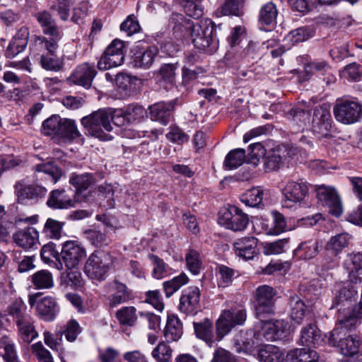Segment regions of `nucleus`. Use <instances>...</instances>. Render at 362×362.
Instances as JSON below:
<instances>
[{"instance_id":"nucleus-25","label":"nucleus","mask_w":362,"mask_h":362,"mask_svg":"<svg viewBox=\"0 0 362 362\" xmlns=\"http://www.w3.org/2000/svg\"><path fill=\"white\" fill-rule=\"evenodd\" d=\"M362 255L360 252L351 254L346 257L344 261V268L349 274V277L352 283L361 282L359 275L362 274L361 263Z\"/></svg>"},{"instance_id":"nucleus-58","label":"nucleus","mask_w":362,"mask_h":362,"mask_svg":"<svg viewBox=\"0 0 362 362\" xmlns=\"http://www.w3.org/2000/svg\"><path fill=\"white\" fill-rule=\"evenodd\" d=\"M40 256L42 260L46 264H50L52 262V259H56L59 261V269H62V263L60 262V254L56 250L55 246L53 244L49 243L45 245L40 252Z\"/></svg>"},{"instance_id":"nucleus-13","label":"nucleus","mask_w":362,"mask_h":362,"mask_svg":"<svg viewBox=\"0 0 362 362\" xmlns=\"http://www.w3.org/2000/svg\"><path fill=\"white\" fill-rule=\"evenodd\" d=\"M317 197L322 204L329 209V213L336 217L341 215V202L336 189L325 185L316 186Z\"/></svg>"},{"instance_id":"nucleus-22","label":"nucleus","mask_w":362,"mask_h":362,"mask_svg":"<svg viewBox=\"0 0 362 362\" xmlns=\"http://www.w3.org/2000/svg\"><path fill=\"white\" fill-rule=\"evenodd\" d=\"M314 131L319 134L326 135L331 128V115L328 109L317 107L313 119Z\"/></svg>"},{"instance_id":"nucleus-12","label":"nucleus","mask_w":362,"mask_h":362,"mask_svg":"<svg viewBox=\"0 0 362 362\" xmlns=\"http://www.w3.org/2000/svg\"><path fill=\"white\" fill-rule=\"evenodd\" d=\"M86 257L85 249L75 241H66L64 243L60 253V262L69 269L76 268Z\"/></svg>"},{"instance_id":"nucleus-36","label":"nucleus","mask_w":362,"mask_h":362,"mask_svg":"<svg viewBox=\"0 0 362 362\" xmlns=\"http://www.w3.org/2000/svg\"><path fill=\"white\" fill-rule=\"evenodd\" d=\"M320 340L321 336L315 325L310 324L302 329L300 338L302 345L314 347L320 342Z\"/></svg>"},{"instance_id":"nucleus-7","label":"nucleus","mask_w":362,"mask_h":362,"mask_svg":"<svg viewBox=\"0 0 362 362\" xmlns=\"http://www.w3.org/2000/svg\"><path fill=\"white\" fill-rule=\"evenodd\" d=\"M247 319L246 310L243 308H234L224 310L216 322L217 334L221 337L226 335L233 327L243 325Z\"/></svg>"},{"instance_id":"nucleus-53","label":"nucleus","mask_w":362,"mask_h":362,"mask_svg":"<svg viewBox=\"0 0 362 362\" xmlns=\"http://www.w3.org/2000/svg\"><path fill=\"white\" fill-rule=\"evenodd\" d=\"M50 9L56 11L61 20L66 21L69 18L71 0H49Z\"/></svg>"},{"instance_id":"nucleus-64","label":"nucleus","mask_w":362,"mask_h":362,"mask_svg":"<svg viewBox=\"0 0 362 362\" xmlns=\"http://www.w3.org/2000/svg\"><path fill=\"white\" fill-rule=\"evenodd\" d=\"M32 351L38 362H54L50 352L44 347L41 342L33 344Z\"/></svg>"},{"instance_id":"nucleus-9","label":"nucleus","mask_w":362,"mask_h":362,"mask_svg":"<svg viewBox=\"0 0 362 362\" xmlns=\"http://www.w3.org/2000/svg\"><path fill=\"white\" fill-rule=\"evenodd\" d=\"M346 329L342 325H339L331 333L328 339L329 344L332 346H337L340 349L341 353L346 356H352L358 353L360 346V341L357 337L349 335L345 338H341V335L344 329Z\"/></svg>"},{"instance_id":"nucleus-59","label":"nucleus","mask_w":362,"mask_h":362,"mask_svg":"<svg viewBox=\"0 0 362 362\" xmlns=\"http://www.w3.org/2000/svg\"><path fill=\"white\" fill-rule=\"evenodd\" d=\"M362 319V305L359 303L352 310L349 316L341 315L339 317V322L345 328H350L354 325L358 320Z\"/></svg>"},{"instance_id":"nucleus-11","label":"nucleus","mask_w":362,"mask_h":362,"mask_svg":"<svg viewBox=\"0 0 362 362\" xmlns=\"http://www.w3.org/2000/svg\"><path fill=\"white\" fill-rule=\"evenodd\" d=\"M170 23L173 26L175 37L186 42L191 41L195 35V30L199 24L195 23L194 21L180 13H173Z\"/></svg>"},{"instance_id":"nucleus-60","label":"nucleus","mask_w":362,"mask_h":362,"mask_svg":"<svg viewBox=\"0 0 362 362\" xmlns=\"http://www.w3.org/2000/svg\"><path fill=\"white\" fill-rule=\"evenodd\" d=\"M273 226L267 230V234L278 235L286 230V223L284 216L277 211L272 212Z\"/></svg>"},{"instance_id":"nucleus-37","label":"nucleus","mask_w":362,"mask_h":362,"mask_svg":"<svg viewBox=\"0 0 362 362\" xmlns=\"http://www.w3.org/2000/svg\"><path fill=\"white\" fill-rule=\"evenodd\" d=\"M46 51L40 57V64L42 68H62L63 62L57 55L58 48H49L47 45H41Z\"/></svg>"},{"instance_id":"nucleus-3","label":"nucleus","mask_w":362,"mask_h":362,"mask_svg":"<svg viewBox=\"0 0 362 362\" xmlns=\"http://www.w3.org/2000/svg\"><path fill=\"white\" fill-rule=\"evenodd\" d=\"M279 187L283 195L282 205L288 209L300 205L308 192L307 184L302 180H283Z\"/></svg>"},{"instance_id":"nucleus-14","label":"nucleus","mask_w":362,"mask_h":362,"mask_svg":"<svg viewBox=\"0 0 362 362\" xmlns=\"http://www.w3.org/2000/svg\"><path fill=\"white\" fill-rule=\"evenodd\" d=\"M38 294L29 296L28 303L31 307L35 305L37 315L44 320L52 321L59 312V307L51 296L37 299Z\"/></svg>"},{"instance_id":"nucleus-17","label":"nucleus","mask_w":362,"mask_h":362,"mask_svg":"<svg viewBox=\"0 0 362 362\" xmlns=\"http://www.w3.org/2000/svg\"><path fill=\"white\" fill-rule=\"evenodd\" d=\"M30 38L29 28L23 25L13 36L6 51L8 57H13L23 52L26 48Z\"/></svg>"},{"instance_id":"nucleus-51","label":"nucleus","mask_w":362,"mask_h":362,"mask_svg":"<svg viewBox=\"0 0 362 362\" xmlns=\"http://www.w3.org/2000/svg\"><path fill=\"white\" fill-rule=\"evenodd\" d=\"M61 284L65 287L78 288L83 285V279L78 271H70L62 274Z\"/></svg>"},{"instance_id":"nucleus-21","label":"nucleus","mask_w":362,"mask_h":362,"mask_svg":"<svg viewBox=\"0 0 362 362\" xmlns=\"http://www.w3.org/2000/svg\"><path fill=\"white\" fill-rule=\"evenodd\" d=\"M257 239L254 237H245L234 243L235 253L245 259H252L257 255Z\"/></svg>"},{"instance_id":"nucleus-47","label":"nucleus","mask_w":362,"mask_h":362,"mask_svg":"<svg viewBox=\"0 0 362 362\" xmlns=\"http://www.w3.org/2000/svg\"><path fill=\"white\" fill-rule=\"evenodd\" d=\"M245 151L243 148L232 150L226 156L224 166L228 170L235 169L245 162Z\"/></svg>"},{"instance_id":"nucleus-46","label":"nucleus","mask_w":362,"mask_h":362,"mask_svg":"<svg viewBox=\"0 0 362 362\" xmlns=\"http://www.w3.org/2000/svg\"><path fill=\"white\" fill-rule=\"evenodd\" d=\"M95 76L93 69H77L69 77L70 83L88 88Z\"/></svg>"},{"instance_id":"nucleus-23","label":"nucleus","mask_w":362,"mask_h":362,"mask_svg":"<svg viewBox=\"0 0 362 362\" xmlns=\"http://www.w3.org/2000/svg\"><path fill=\"white\" fill-rule=\"evenodd\" d=\"M200 292L197 287H189L185 291L180 300V309L185 313H191L197 309Z\"/></svg>"},{"instance_id":"nucleus-2","label":"nucleus","mask_w":362,"mask_h":362,"mask_svg":"<svg viewBox=\"0 0 362 362\" xmlns=\"http://www.w3.org/2000/svg\"><path fill=\"white\" fill-rule=\"evenodd\" d=\"M221 24L216 25L211 20L202 21L190 42L200 52L207 54H214L218 47V40L215 33L217 28L221 29Z\"/></svg>"},{"instance_id":"nucleus-18","label":"nucleus","mask_w":362,"mask_h":362,"mask_svg":"<svg viewBox=\"0 0 362 362\" xmlns=\"http://www.w3.org/2000/svg\"><path fill=\"white\" fill-rule=\"evenodd\" d=\"M14 243L25 250L34 248L39 243V233L32 226L18 230L13 235Z\"/></svg>"},{"instance_id":"nucleus-1","label":"nucleus","mask_w":362,"mask_h":362,"mask_svg":"<svg viewBox=\"0 0 362 362\" xmlns=\"http://www.w3.org/2000/svg\"><path fill=\"white\" fill-rule=\"evenodd\" d=\"M112 112L111 110L100 109L93 112L81 119V125L86 130L87 134L101 141H108L112 136L104 132L112 130L111 122L112 120Z\"/></svg>"},{"instance_id":"nucleus-34","label":"nucleus","mask_w":362,"mask_h":362,"mask_svg":"<svg viewBox=\"0 0 362 362\" xmlns=\"http://www.w3.org/2000/svg\"><path fill=\"white\" fill-rule=\"evenodd\" d=\"M81 136L74 120L62 118L58 137L65 141H71Z\"/></svg>"},{"instance_id":"nucleus-33","label":"nucleus","mask_w":362,"mask_h":362,"mask_svg":"<svg viewBox=\"0 0 362 362\" xmlns=\"http://www.w3.org/2000/svg\"><path fill=\"white\" fill-rule=\"evenodd\" d=\"M47 204L54 209H67L74 206V202L64 190H53Z\"/></svg>"},{"instance_id":"nucleus-62","label":"nucleus","mask_w":362,"mask_h":362,"mask_svg":"<svg viewBox=\"0 0 362 362\" xmlns=\"http://www.w3.org/2000/svg\"><path fill=\"white\" fill-rule=\"evenodd\" d=\"M356 294V292L351 288L344 287L341 288L334 299L332 308L341 304L345 305Z\"/></svg>"},{"instance_id":"nucleus-15","label":"nucleus","mask_w":362,"mask_h":362,"mask_svg":"<svg viewBox=\"0 0 362 362\" xmlns=\"http://www.w3.org/2000/svg\"><path fill=\"white\" fill-rule=\"evenodd\" d=\"M274 290L272 287L263 285L256 290V315L258 318L263 313L273 312Z\"/></svg>"},{"instance_id":"nucleus-6","label":"nucleus","mask_w":362,"mask_h":362,"mask_svg":"<svg viewBox=\"0 0 362 362\" xmlns=\"http://www.w3.org/2000/svg\"><path fill=\"white\" fill-rule=\"evenodd\" d=\"M333 112L338 122L354 124L362 117V104L358 100H340L334 105Z\"/></svg>"},{"instance_id":"nucleus-63","label":"nucleus","mask_w":362,"mask_h":362,"mask_svg":"<svg viewBox=\"0 0 362 362\" xmlns=\"http://www.w3.org/2000/svg\"><path fill=\"white\" fill-rule=\"evenodd\" d=\"M115 80L116 85L124 90L133 88V86L136 85V83L138 81L136 78L132 77L123 72L117 74Z\"/></svg>"},{"instance_id":"nucleus-52","label":"nucleus","mask_w":362,"mask_h":362,"mask_svg":"<svg viewBox=\"0 0 362 362\" xmlns=\"http://www.w3.org/2000/svg\"><path fill=\"white\" fill-rule=\"evenodd\" d=\"M194 327L197 337L209 345L212 343V324L209 320H204L202 323L194 322Z\"/></svg>"},{"instance_id":"nucleus-41","label":"nucleus","mask_w":362,"mask_h":362,"mask_svg":"<svg viewBox=\"0 0 362 362\" xmlns=\"http://www.w3.org/2000/svg\"><path fill=\"white\" fill-rule=\"evenodd\" d=\"M258 359L261 362H281L284 360V354L278 347L269 344L259 350Z\"/></svg>"},{"instance_id":"nucleus-56","label":"nucleus","mask_w":362,"mask_h":362,"mask_svg":"<svg viewBox=\"0 0 362 362\" xmlns=\"http://www.w3.org/2000/svg\"><path fill=\"white\" fill-rule=\"evenodd\" d=\"M181 3L187 16L198 18L203 15L202 0H182Z\"/></svg>"},{"instance_id":"nucleus-38","label":"nucleus","mask_w":362,"mask_h":362,"mask_svg":"<svg viewBox=\"0 0 362 362\" xmlns=\"http://www.w3.org/2000/svg\"><path fill=\"white\" fill-rule=\"evenodd\" d=\"M31 281L37 289H48L54 286L53 275L45 269L35 272L31 276Z\"/></svg>"},{"instance_id":"nucleus-45","label":"nucleus","mask_w":362,"mask_h":362,"mask_svg":"<svg viewBox=\"0 0 362 362\" xmlns=\"http://www.w3.org/2000/svg\"><path fill=\"white\" fill-rule=\"evenodd\" d=\"M263 195L264 191L261 187H253L241 195L240 201L247 206L256 207L262 203Z\"/></svg>"},{"instance_id":"nucleus-55","label":"nucleus","mask_w":362,"mask_h":362,"mask_svg":"<svg viewBox=\"0 0 362 362\" xmlns=\"http://www.w3.org/2000/svg\"><path fill=\"white\" fill-rule=\"evenodd\" d=\"M0 348L4 351V358L6 362H18L14 344L8 337L0 339Z\"/></svg>"},{"instance_id":"nucleus-42","label":"nucleus","mask_w":362,"mask_h":362,"mask_svg":"<svg viewBox=\"0 0 362 362\" xmlns=\"http://www.w3.org/2000/svg\"><path fill=\"white\" fill-rule=\"evenodd\" d=\"M319 252V243L316 240L303 242L295 250V254L304 259H310Z\"/></svg>"},{"instance_id":"nucleus-19","label":"nucleus","mask_w":362,"mask_h":362,"mask_svg":"<svg viewBox=\"0 0 362 362\" xmlns=\"http://www.w3.org/2000/svg\"><path fill=\"white\" fill-rule=\"evenodd\" d=\"M278 16L276 6L272 1L263 4L259 11L257 21L259 28L267 31L276 24Z\"/></svg>"},{"instance_id":"nucleus-57","label":"nucleus","mask_w":362,"mask_h":362,"mask_svg":"<svg viewBox=\"0 0 362 362\" xmlns=\"http://www.w3.org/2000/svg\"><path fill=\"white\" fill-rule=\"evenodd\" d=\"M185 260L189 270L193 274H198L202 267L199 253L196 250H190L185 255Z\"/></svg>"},{"instance_id":"nucleus-8","label":"nucleus","mask_w":362,"mask_h":362,"mask_svg":"<svg viewBox=\"0 0 362 362\" xmlns=\"http://www.w3.org/2000/svg\"><path fill=\"white\" fill-rule=\"evenodd\" d=\"M219 224L233 231H241L248 224L247 216L235 206L222 210L218 217Z\"/></svg>"},{"instance_id":"nucleus-35","label":"nucleus","mask_w":362,"mask_h":362,"mask_svg":"<svg viewBox=\"0 0 362 362\" xmlns=\"http://www.w3.org/2000/svg\"><path fill=\"white\" fill-rule=\"evenodd\" d=\"M247 0H226L217 10L220 16H241L244 13V6Z\"/></svg>"},{"instance_id":"nucleus-24","label":"nucleus","mask_w":362,"mask_h":362,"mask_svg":"<svg viewBox=\"0 0 362 362\" xmlns=\"http://www.w3.org/2000/svg\"><path fill=\"white\" fill-rule=\"evenodd\" d=\"M131 299V293L125 284L115 281L112 293L107 297L108 305L110 308H115Z\"/></svg>"},{"instance_id":"nucleus-61","label":"nucleus","mask_w":362,"mask_h":362,"mask_svg":"<svg viewBox=\"0 0 362 362\" xmlns=\"http://www.w3.org/2000/svg\"><path fill=\"white\" fill-rule=\"evenodd\" d=\"M120 30L125 32L128 36H132L140 31L141 26L136 17L134 14H132L128 16L121 23Z\"/></svg>"},{"instance_id":"nucleus-20","label":"nucleus","mask_w":362,"mask_h":362,"mask_svg":"<svg viewBox=\"0 0 362 362\" xmlns=\"http://www.w3.org/2000/svg\"><path fill=\"white\" fill-rule=\"evenodd\" d=\"M43 34L48 35L47 38L44 36L35 35L34 40L40 45H47L49 48H58L59 42L63 37V31L56 23L42 30Z\"/></svg>"},{"instance_id":"nucleus-44","label":"nucleus","mask_w":362,"mask_h":362,"mask_svg":"<svg viewBox=\"0 0 362 362\" xmlns=\"http://www.w3.org/2000/svg\"><path fill=\"white\" fill-rule=\"evenodd\" d=\"M173 350L168 341H160L151 351V357L156 362H170L172 359Z\"/></svg>"},{"instance_id":"nucleus-29","label":"nucleus","mask_w":362,"mask_h":362,"mask_svg":"<svg viewBox=\"0 0 362 362\" xmlns=\"http://www.w3.org/2000/svg\"><path fill=\"white\" fill-rule=\"evenodd\" d=\"M317 353L310 349H295L290 351L286 357V362H318Z\"/></svg>"},{"instance_id":"nucleus-28","label":"nucleus","mask_w":362,"mask_h":362,"mask_svg":"<svg viewBox=\"0 0 362 362\" xmlns=\"http://www.w3.org/2000/svg\"><path fill=\"white\" fill-rule=\"evenodd\" d=\"M174 105L172 103H158L149 107L150 117L153 121L159 122L160 124L165 125L169 121L170 112L173 109Z\"/></svg>"},{"instance_id":"nucleus-43","label":"nucleus","mask_w":362,"mask_h":362,"mask_svg":"<svg viewBox=\"0 0 362 362\" xmlns=\"http://www.w3.org/2000/svg\"><path fill=\"white\" fill-rule=\"evenodd\" d=\"M35 171L44 173V179L48 182L55 184L62 177V170L52 163H46L37 165Z\"/></svg>"},{"instance_id":"nucleus-26","label":"nucleus","mask_w":362,"mask_h":362,"mask_svg":"<svg viewBox=\"0 0 362 362\" xmlns=\"http://www.w3.org/2000/svg\"><path fill=\"white\" fill-rule=\"evenodd\" d=\"M69 183L76 189L75 196L76 202H82L80 197V192L86 190L95 183V179L92 174L86 173L83 174L72 173L69 177Z\"/></svg>"},{"instance_id":"nucleus-30","label":"nucleus","mask_w":362,"mask_h":362,"mask_svg":"<svg viewBox=\"0 0 362 362\" xmlns=\"http://www.w3.org/2000/svg\"><path fill=\"white\" fill-rule=\"evenodd\" d=\"M164 335L168 341H177L182 335V325L179 318L173 315H168Z\"/></svg>"},{"instance_id":"nucleus-5","label":"nucleus","mask_w":362,"mask_h":362,"mask_svg":"<svg viewBox=\"0 0 362 362\" xmlns=\"http://www.w3.org/2000/svg\"><path fill=\"white\" fill-rule=\"evenodd\" d=\"M287 323L283 320L264 321L259 320L255 325V337L258 339L276 341L286 336Z\"/></svg>"},{"instance_id":"nucleus-48","label":"nucleus","mask_w":362,"mask_h":362,"mask_svg":"<svg viewBox=\"0 0 362 362\" xmlns=\"http://www.w3.org/2000/svg\"><path fill=\"white\" fill-rule=\"evenodd\" d=\"M288 238H283L274 242L263 243V253L265 255L281 254L286 251L288 246Z\"/></svg>"},{"instance_id":"nucleus-32","label":"nucleus","mask_w":362,"mask_h":362,"mask_svg":"<svg viewBox=\"0 0 362 362\" xmlns=\"http://www.w3.org/2000/svg\"><path fill=\"white\" fill-rule=\"evenodd\" d=\"M289 316L292 321L296 324H300L306 313V305L300 298L296 295L291 296L289 298Z\"/></svg>"},{"instance_id":"nucleus-10","label":"nucleus","mask_w":362,"mask_h":362,"mask_svg":"<svg viewBox=\"0 0 362 362\" xmlns=\"http://www.w3.org/2000/svg\"><path fill=\"white\" fill-rule=\"evenodd\" d=\"M124 47L122 40L119 39L112 40L98 61L97 68H117L121 66L124 60Z\"/></svg>"},{"instance_id":"nucleus-4","label":"nucleus","mask_w":362,"mask_h":362,"mask_svg":"<svg viewBox=\"0 0 362 362\" xmlns=\"http://www.w3.org/2000/svg\"><path fill=\"white\" fill-rule=\"evenodd\" d=\"M112 264L111 256L102 250H97L88 258L84 272L92 279L101 280L108 272Z\"/></svg>"},{"instance_id":"nucleus-27","label":"nucleus","mask_w":362,"mask_h":362,"mask_svg":"<svg viewBox=\"0 0 362 362\" xmlns=\"http://www.w3.org/2000/svg\"><path fill=\"white\" fill-rule=\"evenodd\" d=\"M158 54V49L154 46L149 47L146 51H136L132 57L134 68L149 67L152 65Z\"/></svg>"},{"instance_id":"nucleus-54","label":"nucleus","mask_w":362,"mask_h":362,"mask_svg":"<svg viewBox=\"0 0 362 362\" xmlns=\"http://www.w3.org/2000/svg\"><path fill=\"white\" fill-rule=\"evenodd\" d=\"M62 118L58 115H53L42 123V131L45 135L58 136Z\"/></svg>"},{"instance_id":"nucleus-16","label":"nucleus","mask_w":362,"mask_h":362,"mask_svg":"<svg viewBox=\"0 0 362 362\" xmlns=\"http://www.w3.org/2000/svg\"><path fill=\"white\" fill-rule=\"evenodd\" d=\"M14 190L17 202L20 204H26L28 200L44 197L47 192L45 187L27 185L24 180L17 182L14 185Z\"/></svg>"},{"instance_id":"nucleus-40","label":"nucleus","mask_w":362,"mask_h":362,"mask_svg":"<svg viewBox=\"0 0 362 362\" xmlns=\"http://www.w3.org/2000/svg\"><path fill=\"white\" fill-rule=\"evenodd\" d=\"M17 324L18 335L24 342L30 343L38 336L37 332L33 324L30 317Z\"/></svg>"},{"instance_id":"nucleus-31","label":"nucleus","mask_w":362,"mask_h":362,"mask_svg":"<svg viewBox=\"0 0 362 362\" xmlns=\"http://www.w3.org/2000/svg\"><path fill=\"white\" fill-rule=\"evenodd\" d=\"M351 237L346 233H342L332 236L325 245V249L330 254L337 256L346 248Z\"/></svg>"},{"instance_id":"nucleus-39","label":"nucleus","mask_w":362,"mask_h":362,"mask_svg":"<svg viewBox=\"0 0 362 362\" xmlns=\"http://www.w3.org/2000/svg\"><path fill=\"white\" fill-rule=\"evenodd\" d=\"M116 318L121 325L134 327L137 322L136 309L134 306H124L115 313Z\"/></svg>"},{"instance_id":"nucleus-50","label":"nucleus","mask_w":362,"mask_h":362,"mask_svg":"<svg viewBox=\"0 0 362 362\" xmlns=\"http://www.w3.org/2000/svg\"><path fill=\"white\" fill-rule=\"evenodd\" d=\"M188 280V277L185 274H181L170 281H165L163 283V289L166 297H170L180 287L187 284Z\"/></svg>"},{"instance_id":"nucleus-49","label":"nucleus","mask_w":362,"mask_h":362,"mask_svg":"<svg viewBox=\"0 0 362 362\" xmlns=\"http://www.w3.org/2000/svg\"><path fill=\"white\" fill-rule=\"evenodd\" d=\"M64 225V222L49 218L45 223L43 233L49 238L58 240L62 236Z\"/></svg>"}]
</instances>
